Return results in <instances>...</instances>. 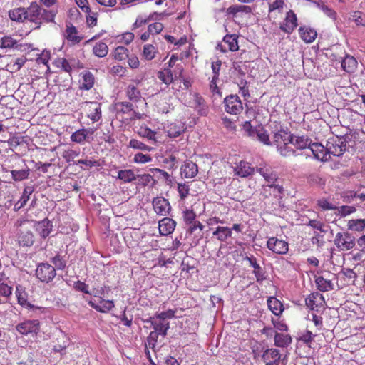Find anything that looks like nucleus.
<instances>
[{"instance_id": "obj_1", "label": "nucleus", "mask_w": 365, "mask_h": 365, "mask_svg": "<svg viewBox=\"0 0 365 365\" xmlns=\"http://www.w3.org/2000/svg\"><path fill=\"white\" fill-rule=\"evenodd\" d=\"M56 14V11L45 9L34 1L27 7V21L31 23L33 29H38L44 23L54 22Z\"/></svg>"}, {"instance_id": "obj_2", "label": "nucleus", "mask_w": 365, "mask_h": 365, "mask_svg": "<svg viewBox=\"0 0 365 365\" xmlns=\"http://www.w3.org/2000/svg\"><path fill=\"white\" fill-rule=\"evenodd\" d=\"M293 140V134L283 129L274 133L273 144L277 147V151L284 157L295 155V150L289 145Z\"/></svg>"}, {"instance_id": "obj_3", "label": "nucleus", "mask_w": 365, "mask_h": 365, "mask_svg": "<svg viewBox=\"0 0 365 365\" xmlns=\"http://www.w3.org/2000/svg\"><path fill=\"white\" fill-rule=\"evenodd\" d=\"M36 277L43 283H49L56 276V268L48 262H41L36 269Z\"/></svg>"}, {"instance_id": "obj_4", "label": "nucleus", "mask_w": 365, "mask_h": 365, "mask_svg": "<svg viewBox=\"0 0 365 365\" xmlns=\"http://www.w3.org/2000/svg\"><path fill=\"white\" fill-rule=\"evenodd\" d=\"M334 243L338 250L348 251L354 247L356 239L347 232H338L334 237Z\"/></svg>"}, {"instance_id": "obj_5", "label": "nucleus", "mask_w": 365, "mask_h": 365, "mask_svg": "<svg viewBox=\"0 0 365 365\" xmlns=\"http://www.w3.org/2000/svg\"><path fill=\"white\" fill-rule=\"evenodd\" d=\"M238 38L239 36L235 34H226L222 41L217 44L216 49L224 53L228 51H237L239 50Z\"/></svg>"}, {"instance_id": "obj_6", "label": "nucleus", "mask_w": 365, "mask_h": 365, "mask_svg": "<svg viewBox=\"0 0 365 365\" xmlns=\"http://www.w3.org/2000/svg\"><path fill=\"white\" fill-rule=\"evenodd\" d=\"M225 110L231 115L240 114L243 110L242 103L237 95H230L225 98Z\"/></svg>"}, {"instance_id": "obj_7", "label": "nucleus", "mask_w": 365, "mask_h": 365, "mask_svg": "<svg viewBox=\"0 0 365 365\" xmlns=\"http://www.w3.org/2000/svg\"><path fill=\"white\" fill-rule=\"evenodd\" d=\"M267 247L269 250L277 255H285L289 250L288 242L276 237H272L267 240Z\"/></svg>"}, {"instance_id": "obj_8", "label": "nucleus", "mask_w": 365, "mask_h": 365, "mask_svg": "<svg viewBox=\"0 0 365 365\" xmlns=\"http://www.w3.org/2000/svg\"><path fill=\"white\" fill-rule=\"evenodd\" d=\"M63 36L72 45L79 43L83 39V36L78 32L77 28L71 22L66 23Z\"/></svg>"}, {"instance_id": "obj_9", "label": "nucleus", "mask_w": 365, "mask_h": 365, "mask_svg": "<svg viewBox=\"0 0 365 365\" xmlns=\"http://www.w3.org/2000/svg\"><path fill=\"white\" fill-rule=\"evenodd\" d=\"M16 329L22 335L36 334L40 330V323L37 319L26 320L18 324Z\"/></svg>"}, {"instance_id": "obj_10", "label": "nucleus", "mask_w": 365, "mask_h": 365, "mask_svg": "<svg viewBox=\"0 0 365 365\" xmlns=\"http://www.w3.org/2000/svg\"><path fill=\"white\" fill-rule=\"evenodd\" d=\"M305 304L310 309L319 312L324 308L325 300L322 294L313 292L306 298Z\"/></svg>"}, {"instance_id": "obj_11", "label": "nucleus", "mask_w": 365, "mask_h": 365, "mask_svg": "<svg viewBox=\"0 0 365 365\" xmlns=\"http://www.w3.org/2000/svg\"><path fill=\"white\" fill-rule=\"evenodd\" d=\"M152 205L155 212L159 215L166 216L171 210L168 200L163 197H154L152 201Z\"/></svg>"}, {"instance_id": "obj_12", "label": "nucleus", "mask_w": 365, "mask_h": 365, "mask_svg": "<svg viewBox=\"0 0 365 365\" xmlns=\"http://www.w3.org/2000/svg\"><path fill=\"white\" fill-rule=\"evenodd\" d=\"M297 26V18L292 10H289L286 15L280 29L287 34H291Z\"/></svg>"}, {"instance_id": "obj_13", "label": "nucleus", "mask_w": 365, "mask_h": 365, "mask_svg": "<svg viewBox=\"0 0 365 365\" xmlns=\"http://www.w3.org/2000/svg\"><path fill=\"white\" fill-rule=\"evenodd\" d=\"M327 150L329 156L330 155L340 156L346 150V145L341 139L329 140L327 143Z\"/></svg>"}, {"instance_id": "obj_14", "label": "nucleus", "mask_w": 365, "mask_h": 365, "mask_svg": "<svg viewBox=\"0 0 365 365\" xmlns=\"http://www.w3.org/2000/svg\"><path fill=\"white\" fill-rule=\"evenodd\" d=\"M245 260L247 261L250 266L254 268L253 274H255L257 282H262L266 279L265 272L257 263V259L255 256H246L245 257Z\"/></svg>"}, {"instance_id": "obj_15", "label": "nucleus", "mask_w": 365, "mask_h": 365, "mask_svg": "<svg viewBox=\"0 0 365 365\" xmlns=\"http://www.w3.org/2000/svg\"><path fill=\"white\" fill-rule=\"evenodd\" d=\"M87 117L93 122H98L102 117L101 105L98 102H86Z\"/></svg>"}, {"instance_id": "obj_16", "label": "nucleus", "mask_w": 365, "mask_h": 365, "mask_svg": "<svg viewBox=\"0 0 365 365\" xmlns=\"http://www.w3.org/2000/svg\"><path fill=\"white\" fill-rule=\"evenodd\" d=\"M175 227L176 222L170 217H164L158 222L159 232L161 235L167 236L172 234Z\"/></svg>"}, {"instance_id": "obj_17", "label": "nucleus", "mask_w": 365, "mask_h": 365, "mask_svg": "<svg viewBox=\"0 0 365 365\" xmlns=\"http://www.w3.org/2000/svg\"><path fill=\"white\" fill-rule=\"evenodd\" d=\"M235 175L241 178H247L255 173V168L246 161L241 160L234 168Z\"/></svg>"}, {"instance_id": "obj_18", "label": "nucleus", "mask_w": 365, "mask_h": 365, "mask_svg": "<svg viewBox=\"0 0 365 365\" xmlns=\"http://www.w3.org/2000/svg\"><path fill=\"white\" fill-rule=\"evenodd\" d=\"M181 175L185 178H192L198 173V167L196 163L191 160H186L180 168Z\"/></svg>"}, {"instance_id": "obj_19", "label": "nucleus", "mask_w": 365, "mask_h": 365, "mask_svg": "<svg viewBox=\"0 0 365 365\" xmlns=\"http://www.w3.org/2000/svg\"><path fill=\"white\" fill-rule=\"evenodd\" d=\"M17 241L20 246L31 247L34 243V235L31 230H19Z\"/></svg>"}, {"instance_id": "obj_20", "label": "nucleus", "mask_w": 365, "mask_h": 365, "mask_svg": "<svg viewBox=\"0 0 365 365\" xmlns=\"http://www.w3.org/2000/svg\"><path fill=\"white\" fill-rule=\"evenodd\" d=\"M95 130L92 128L86 129L81 128L75 132H73L71 135V140L73 143L78 144H83L86 139L88 138L89 135H93L94 133Z\"/></svg>"}, {"instance_id": "obj_21", "label": "nucleus", "mask_w": 365, "mask_h": 365, "mask_svg": "<svg viewBox=\"0 0 365 365\" xmlns=\"http://www.w3.org/2000/svg\"><path fill=\"white\" fill-rule=\"evenodd\" d=\"M52 223L47 218L38 221L35 224L36 231L42 238H46L52 230Z\"/></svg>"}, {"instance_id": "obj_22", "label": "nucleus", "mask_w": 365, "mask_h": 365, "mask_svg": "<svg viewBox=\"0 0 365 365\" xmlns=\"http://www.w3.org/2000/svg\"><path fill=\"white\" fill-rule=\"evenodd\" d=\"M309 148L316 159L321 161H326L328 160L327 146L324 147L321 143H311Z\"/></svg>"}, {"instance_id": "obj_23", "label": "nucleus", "mask_w": 365, "mask_h": 365, "mask_svg": "<svg viewBox=\"0 0 365 365\" xmlns=\"http://www.w3.org/2000/svg\"><path fill=\"white\" fill-rule=\"evenodd\" d=\"M300 38L307 43H312L317 38V31L307 26H300L299 29Z\"/></svg>"}, {"instance_id": "obj_24", "label": "nucleus", "mask_w": 365, "mask_h": 365, "mask_svg": "<svg viewBox=\"0 0 365 365\" xmlns=\"http://www.w3.org/2000/svg\"><path fill=\"white\" fill-rule=\"evenodd\" d=\"M11 282L9 277H6L4 272L0 273V295L9 297L12 294L13 287L10 284Z\"/></svg>"}, {"instance_id": "obj_25", "label": "nucleus", "mask_w": 365, "mask_h": 365, "mask_svg": "<svg viewBox=\"0 0 365 365\" xmlns=\"http://www.w3.org/2000/svg\"><path fill=\"white\" fill-rule=\"evenodd\" d=\"M9 16L13 21L24 22L27 20V8L18 7L9 11Z\"/></svg>"}, {"instance_id": "obj_26", "label": "nucleus", "mask_w": 365, "mask_h": 365, "mask_svg": "<svg viewBox=\"0 0 365 365\" xmlns=\"http://www.w3.org/2000/svg\"><path fill=\"white\" fill-rule=\"evenodd\" d=\"M257 172L264 177L268 184H272L277 180V174L274 172L270 166L257 168Z\"/></svg>"}, {"instance_id": "obj_27", "label": "nucleus", "mask_w": 365, "mask_h": 365, "mask_svg": "<svg viewBox=\"0 0 365 365\" xmlns=\"http://www.w3.org/2000/svg\"><path fill=\"white\" fill-rule=\"evenodd\" d=\"M155 319V317H150L149 319L145 320V322L150 323L153 327L154 331L158 334L162 335L163 336H165L167 334V331L170 327L169 322H165L160 320L159 322H157Z\"/></svg>"}, {"instance_id": "obj_28", "label": "nucleus", "mask_w": 365, "mask_h": 365, "mask_svg": "<svg viewBox=\"0 0 365 365\" xmlns=\"http://www.w3.org/2000/svg\"><path fill=\"white\" fill-rule=\"evenodd\" d=\"M312 140L306 135H293V140H292L291 144H292L297 149L304 150L310 147Z\"/></svg>"}, {"instance_id": "obj_29", "label": "nucleus", "mask_w": 365, "mask_h": 365, "mask_svg": "<svg viewBox=\"0 0 365 365\" xmlns=\"http://www.w3.org/2000/svg\"><path fill=\"white\" fill-rule=\"evenodd\" d=\"M88 304L92 308L101 313L108 312L114 307V303L112 300L101 299L100 304H96L93 301H89Z\"/></svg>"}, {"instance_id": "obj_30", "label": "nucleus", "mask_w": 365, "mask_h": 365, "mask_svg": "<svg viewBox=\"0 0 365 365\" xmlns=\"http://www.w3.org/2000/svg\"><path fill=\"white\" fill-rule=\"evenodd\" d=\"M213 237L220 242H225L232 236V229L228 227L218 226L212 233Z\"/></svg>"}, {"instance_id": "obj_31", "label": "nucleus", "mask_w": 365, "mask_h": 365, "mask_svg": "<svg viewBox=\"0 0 365 365\" xmlns=\"http://www.w3.org/2000/svg\"><path fill=\"white\" fill-rule=\"evenodd\" d=\"M315 283L317 289L321 292H325L334 289L332 280L322 276L317 277Z\"/></svg>"}, {"instance_id": "obj_32", "label": "nucleus", "mask_w": 365, "mask_h": 365, "mask_svg": "<svg viewBox=\"0 0 365 365\" xmlns=\"http://www.w3.org/2000/svg\"><path fill=\"white\" fill-rule=\"evenodd\" d=\"M267 305L270 311L276 316L281 315L284 310L282 303L274 297L268 298Z\"/></svg>"}, {"instance_id": "obj_33", "label": "nucleus", "mask_w": 365, "mask_h": 365, "mask_svg": "<svg viewBox=\"0 0 365 365\" xmlns=\"http://www.w3.org/2000/svg\"><path fill=\"white\" fill-rule=\"evenodd\" d=\"M125 94L127 98L133 102H138L140 101L142 96L141 93L138 88L137 87V85L134 84H129L125 90Z\"/></svg>"}, {"instance_id": "obj_34", "label": "nucleus", "mask_w": 365, "mask_h": 365, "mask_svg": "<svg viewBox=\"0 0 365 365\" xmlns=\"http://www.w3.org/2000/svg\"><path fill=\"white\" fill-rule=\"evenodd\" d=\"M281 354L276 349H267L262 355L264 362L279 363Z\"/></svg>"}, {"instance_id": "obj_35", "label": "nucleus", "mask_w": 365, "mask_h": 365, "mask_svg": "<svg viewBox=\"0 0 365 365\" xmlns=\"http://www.w3.org/2000/svg\"><path fill=\"white\" fill-rule=\"evenodd\" d=\"M357 64V61L354 57L346 55L341 61V68L347 73H353L356 68Z\"/></svg>"}, {"instance_id": "obj_36", "label": "nucleus", "mask_w": 365, "mask_h": 365, "mask_svg": "<svg viewBox=\"0 0 365 365\" xmlns=\"http://www.w3.org/2000/svg\"><path fill=\"white\" fill-rule=\"evenodd\" d=\"M184 131V125L173 123L168 125L166 133L168 136L175 138L180 136Z\"/></svg>"}, {"instance_id": "obj_37", "label": "nucleus", "mask_w": 365, "mask_h": 365, "mask_svg": "<svg viewBox=\"0 0 365 365\" xmlns=\"http://www.w3.org/2000/svg\"><path fill=\"white\" fill-rule=\"evenodd\" d=\"M118 178L124 183H130L137 179V175L131 169L120 170L118 173Z\"/></svg>"}, {"instance_id": "obj_38", "label": "nucleus", "mask_w": 365, "mask_h": 365, "mask_svg": "<svg viewBox=\"0 0 365 365\" xmlns=\"http://www.w3.org/2000/svg\"><path fill=\"white\" fill-rule=\"evenodd\" d=\"M158 53V49L156 46L150 43L144 45L142 53V56L144 59L151 61L155 58Z\"/></svg>"}, {"instance_id": "obj_39", "label": "nucleus", "mask_w": 365, "mask_h": 365, "mask_svg": "<svg viewBox=\"0 0 365 365\" xmlns=\"http://www.w3.org/2000/svg\"><path fill=\"white\" fill-rule=\"evenodd\" d=\"M251 12V6L247 5H232L227 9V13L230 15H232L233 16H237L239 13L249 14Z\"/></svg>"}, {"instance_id": "obj_40", "label": "nucleus", "mask_w": 365, "mask_h": 365, "mask_svg": "<svg viewBox=\"0 0 365 365\" xmlns=\"http://www.w3.org/2000/svg\"><path fill=\"white\" fill-rule=\"evenodd\" d=\"M292 342V338L289 334L276 333L274 336V345L278 347H287Z\"/></svg>"}, {"instance_id": "obj_41", "label": "nucleus", "mask_w": 365, "mask_h": 365, "mask_svg": "<svg viewBox=\"0 0 365 365\" xmlns=\"http://www.w3.org/2000/svg\"><path fill=\"white\" fill-rule=\"evenodd\" d=\"M95 78L93 75L90 72L83 74L82 79L80 81V88L83 90H90L94 85Z\"/></svg>"}, {"instance_id": "obj_42", "label": "nucleus", "mask_w": 365, "mask_h": 365, "mask_svg": "<svg viewBox=\"0 0 365 365\" xmlns=\"http://www.w3.org/2000/svg\"><path fill=\"white\" fill-rule=\"evenodd\" d=\"M138 134L140 137L145 138L148 140H151L154 143L157 142V139H156L157 133L145 125L140 126L139 128V129L138 130Z\"/></svg>"}, {"instance_id": "obj_43", "label": "nucleus", "mask_w": 365, "mask_h": 365, "mask_svg": "<svg viewBox=\"0 0 365 365\" xmlns=\"http://www.w3.org/2000/svg\"><path fill=\"white\" fill-rule=\"evenodd\" d=\"M18 41L11 36H4L0 39L1 48H18Z\"/></svg>"}, {"instance_id": "obj_44", "label": "nucleus", "mask_w": 365, "mask_h": 365, "mask_svg": "<svg viewBox=\"0 0 365 365\" xmlns=\"http://www.w3.org/2000/svg\"><path fill=\"white\" fill-rule=\"evenodd\" d=\"M33 192V189L31 187H26L24 190L23 194L20 200L15 204L14 209L19 210L24 207L29 200L30 195Z\"/></svg>"}, {"instance_id": "obj_45", "label": "nucleus", "mask_w": 365, "mask_h": 365, "mask_svg": "<svg viewBox=\"0 0 365 365\" xmlns=\"http://www.w3.org/2000/svg\"><path fill=\"white\" fill-rule=\"evenodd\" d=\"M255 137L259 141L264 145H272L267 131L262 126H258L257 128V130L255 131Z\"/></svg>"}, {"instance_id": "obj_46", "label": "nucleus", "mask_w": 365, "mask_h": 365, "mask_svg": "<svg viewBox=\"0 0 365 365\" xmlns=\"http://www.w3.org/2000/svg\"><path fill=\"white\" fill-rule=\"evenodd\" d=\"M137 179L139 185L146 187L150 186L154 187L156 185V180L150 174H141L137 175Z\"/></svg>"}, {"instance_id": "obj_47", "label": "nucleus", "mask_w": 365, "mask_h": 365, "mask_svg": "<svg viewBox=\"0 0 365 365\" xmlns=\"http://www.w3.org/2000/svg\"><path fill=\"white\" fill-rule=\"evenodd\" d=\"M53 64L57 68L61 69V71L70 73L72 71V67L70 63L64 58H57L53 62Z\"/></svg>"}, {"instance_id": "obj_48", "label": "nucleus", "mask_w": 365, "mask_h": 365, "mask_svg": "<svg viewBox=\"0 0 365 365\" xmlns=\"http://www.w3.org/2000/svg\"><path fill=\"white\" fill-rule=\"evenodd\" d=\"M158 78L166 85H170L173 81V73L170 68H164L158 73Z\"/></svg>"}, {"instance_id": "obj_49", "label": "nucleus", "mask_w": 365, "mask_h": 365, "mask_svg": "<svg viewBox=\"0 0 365 365\" xmlns=\"http://www.w3.org/2000/svg\"><path fill=\"white\" fill-rule=\"evenodd\" d=\"M128 147L135 149V150H140L142 151H151L153 150V148L147 145L146 144L143 143V142L133 138L129 141Z\"/></svg>"}, {"instance_id": "obj_50", "label": "nucleus", "mask_w": 365, "mask_h": 365, "mask_svg": "<svg viewBox=\"0 0 365 365\" xmlns=\"http://www.w3.org/2000/svg\"><path fill=\"white\" fill-rule=\"evenodd\" d=\"M93 52L98 57H104L108 52V46L103 42H98L93 46Z\"/></svg>"}, {"instance_id": "obj_51", "label": "nucleus", "mask_w": 365, "mask_h": 365, "mask_svg": "<svg viewBox=\"0 0 365 365\" xmlns=\"http://www.w3.org/2000/svg\"><path fill=\"white\" fill-rule=\"evenodd\" d=\"M348 227L351 230L361 232L365 228V220H350L348 222Z\"/></svg>"}, {"instance_id": "obj_52", "label": "nucleus", "mask_w": 365, "mask_h": 365, "mask_svg": "<svg viewBox=\"0 0 365 365\" xmlns=\"http://www.w3.org/2000/svg\"><path fill=\"white\" fill-rule=\"evenodd\" d=\"M80 155V150H73L71 148H67L63 150L61 156L66 160V163H71L76 157Z\"/></svg>"}, {"instance_id": "obj_53", "label": "nucleus", "mask_w": 365, "mask_h": 365, "mask_svg": "<svg viewBox=\"0 0 365 365\" xmlns=\"http://www.w3.org/2000/svg\"><path fill=\"white\" fill-rule=\"evenodd\" d=\"M115 108L118 113H128L133 111V105L130 102H118Z\"/></svg>"}, {"instance_id": "obj_54", "label": "nucleus", "mask_w": 365, "mask_h": 365, "mask_svg": "<svg viewBox=\"0 0 365 365\" xmlns=\"http://www.w3.org/2000/svg\"><path fill=\"white\" fill-rule=\"evenodd\" d=\"M30 173V170L29 168L26 170H11V174L12 178L15 181H21L29 178Z\"/></svg>"}, {"instance_id": "obj_55", "label": "nucleus", "mask_w": 365, "mask_h": 365, "mask_svg": "<svg viewBox=\"0 0 365 365\" xmlns=\"http://www.w3.org/2000/svg\"><path fill=\"white\" fill-rule=\"evenodd\" d=\"M196 213L192 209H185L182 212V217L185 225H189L196 219Z\"/></svg>"}, {"instance_id": "obj_56", "label": "nucleus", "mask_w": 365, "mask_h": 365, "mask_svg": "<svg viewBox=\"0 0 365 365\" xmlns=\"http://www.w3.org/2000/svg\"><path fill=\"white\" fill-rule=\"evenodd\" d=\"M113 57L115 60L123 61L128 58V50L124 46H118L113 51Z\"/></svg>"}, {"instance_id": "obj_57", "label": "nucleus", "mask_w": 365, "mask_h": 365, "mask_svg": "<svg viewBox=\"0 0 365 365\" xmlns=\"http://www.w3.org/2000/svg\"><path fill=\"white\" fill-rule=\"evenodd\" d=\"M153 158L149 154H144L143 153H137L134 155L133 161L137 164H145L151 162Z\"/></svg>"}, {"instance_id": "obj_58", "label": "nucleus", "mask_w": 365, "mask_h": 365, "mask_svg": "<svg viewBox=\"0 0 365 365\" xmlns=\"http://www.w3.org/2000/svg\"><path fill=\"white\" fill-rule=\"evenodd\" d=\"M317 6L324 13L325 15L329 16L333 20H336L337 18V14L336 12L332 9L331 8L329 7L328 6L325 5L324 3H318Z\"/></svg>"}, {"instance_id": "obj_59", "label": "nucleus", "mask_w": 365, "mask_h": 365, "mask_svg": "<svg viewBox=\"0 0 365 365\" xmlns=\"http://www.w3.org/2000/svg\"><path fill=\"white\" fill-rule=\"evenodd\" d=\"M51 262L53 264L54 267L59 270H63L66 266V262L62 256L56 255L51 259Z\"/></svg>"}, {"instance_id": "obj_60", "label": "nucleus", "mask_w": 365, "mask_h": 365, "mask_svg": "<svg viewBox=\"0 0 365 365\" xmlns=\"http://www.w3.org/2000/svg\"><path fill=\"white\" fill-rule=\"evenodd\" d=\"M351 19L356 26H365V16L360 11H355L351 14Z\"/></svg>"}, {"instance_id": "obj_61", "label": "nucleus", "mask_w": 365, "mask_h": 365, "mask_svg": "<svg viewBox=\"0 0 365 365\" xmlns=\"http://www.w3.org/2000/svg\"><path fill=\"white\" fill-rule=\"evenodd\" d=\"M164 28V25L159 21H155L154 23H151L148 26V29L151 35H157L159 34Z\"/></svg>"}, {"instance_id": "obj_62", "label": "nucleus", "mask_w": 365, "mask_h": 365, "mask_svg": "<svg viewBox=\"0 0 365 365\" xmlns=\"http://www.w3.org/2000/svg\"><path fill=\"white\" fill-rule=\"evenodd\" d=\"M317 205L322 210H334L337 209V207L331 203L328 200L325 198H322L317 200Z\"/></svg>"}, {"instance_id": "obj_63", "label": "nucleus", "mask_w": 365, "mask_h": 365, "mask_svg": "<svg viewBox=\"0 0 365 365\" xmlns=\"http://www.w3.org/2000/svg\"><path fill=\"white\" fill-rule=\"evenodd\" d=\"M178 192L180 200H184L189 195L190 187L185 183H178Z\"/></svg>"}, {"instance_id": "obj_64", "label": "nucleus", "mask_w": 365, "mask_h": 365, "mask_svg": "<svg viewBox=\"0 0 365 365\" xmlns=\"http://www.w3.org/2000/svg\"><path fill=\"white\" fill-rule=\"evenodd\" d=\"M307 225L310 226L314 230H317L321 232H326L325 225L323 222L317 220H309Z\"/></svg>"}]
</instances>
